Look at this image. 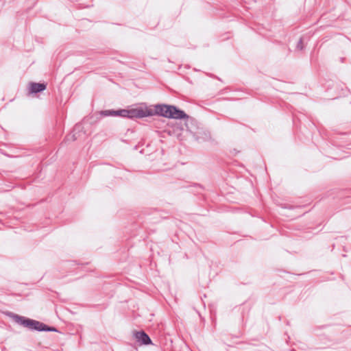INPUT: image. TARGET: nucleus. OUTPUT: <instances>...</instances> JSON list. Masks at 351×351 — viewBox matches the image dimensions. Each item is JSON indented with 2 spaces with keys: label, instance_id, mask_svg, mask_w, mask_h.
I'll return each instance as SVG.
<instances>
[{
  "label": "nucleus",
  "instance_id": "obj_6",
  "mask_svg": "<svg viewBox=\"0 0 351 351\" xmlns=\"http://www.w3.org/2000/svg\"><path fill=\"white\" fill-rule=\"evenodd\" d=\"M47 88V84L45 82H31L28 84L29 93L36 95L42 93Z\"/></svg>",
  "mask_w": 351,
  "mask_h": 351
},
{
  "label": "nucleus",
  "instance_id": "obj_4",
  "mask_svg": "<svg viewBox=\"0 0 351 351\" xmlns=\"http://www.w3.org/2000/svg\"><path fill=\"white\" fill-rule=\"evenodd\" d=\"M84 134H85V132L84 131L83 125L80 123H77L73 127L71 132L65 136L64 141L62 143L75 141L80 138Z\"/></svg>",
  "mask_w": 351,
  "mask_h": 351
},
{
  "label": "nucleus",
  "instance_id": "obj_8",
  "mask_svg": "<svg viewBox=\"0 0 351 351\" xmlns=\"http://www.w3.org/2000/svg\"><path fill=\"white\" fill-rule=\"evenodd\" d=\"M296 48L298 49H299V50H303L304 49V46L303 45V40H302V38H300V40H298V42L297 43Z\"/></svg>",
  "mask_w": 351,
  "mask_h": 351
},
{
  "label": "nucleus",
  "instance_id": "obj_3",
  "mask_svg": "<svg viewBox=\"0 0 351 351\" xmlns=\"http://www.w3.org/2000/svg\"><path fill=\"white\" fill-rule=\"evenodd\" d=\"M101 117H121L130 119H141L140 106L131 109L105 110L99 112Z\"/></svg>",
  "mask_w": 351,
  "mask_h": 351
},
{
  "label": "nucleus",
  "instance_id": "obj_2",
  "mask_svg": "<svg viewBox=\"0 0 351 351\" xmlns=\"http://www.w3.org/2000/svg\"><path fill=\"white\" fill-rule=\"evenodd\" d=\"M5 315L11 318L14 322L18 324L27 328L31 331L37 332H58V329L54 326H49L40 321L33 319L25 316H21L11 311L5 312Z\"/></svg>",
  "mask_w": 351,
  "mask_h": 351
},
{
  "label": "nucleus",
  "instance_id": "obj_10",
  "mask_svg": "<svg viewBox=\"0 0 351 351\" xmlns=\"http://www.w3.org/2000/svg\"><path fill=\"white\" fill-rule=\"evenodd\" d=\"M226 345H227L228 346H230V344H228V343H224Z\"/></svg>",
  "mask_w": 351,
  "mask_h": 351
},
{
  "label": "nucleus",
  "instance_id": "obj_9",
  "mask_svg": "<svg viewBox=\"0 0 351 351\" xmlns=\"http://www.w3.org/2000/svg\"><path fill=\"white\" fill-rule=\"evenodd\" d=\"M344 60H345V58H340V62H344Z\"/></svg>",
  "mask_w": 351,
  "mask_h": 351
},
{
  "label": "nucleus",
  "instance_id": "obj_5",
  "mask_svg": "<svg viewBox=\"0 0 351 351\" xmlns=\"http://www.w3.org/2000/svg\"><path fill=\"white\" fill-rule=\"evenodd\" d=\"M134 335L136 339V341L141 345L148 346L153 344L149 336L143 330L140 331H136Z\"/></svg>",
  "mask_w": 351,
  "mask_h": 351
},
{
  "label": "nucleus",
  "instance_id": "obj_1",
  "mask_svg": "<svg viewBox=\"0 0 351 351\" xmlns=\"http://www.w3.org/2000/svg\"><path fill=\"white\" fill-rule=\"evenodd\" d=\"M141 119L152 116H159L167 119L185 120L189 116L182 110L174 105L157 104L148 106L145 103L140 105Z\"/></svg>",
  "mask_w": 351,
  "mask_h": 351
},
{
  "label": "nucleus",
  "instance_id": "obj_7",
  "mask_svg": "<svg viewBox=\"0 0 351 351\" xmlns=\"http://www.w3.org/2000/svg\"><path fill=\"white\" fill-rule=\"evenodd\" d=\"M194 138L197 142L202 143L210 140L211 135L208 131H199L194 134Z\"/></svg>",
  "mask_w": 351,
  "mask_h": 351
}]
</instances>
